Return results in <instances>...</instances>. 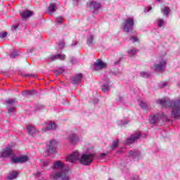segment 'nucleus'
Returning <instances> with one entry per match:
<instances>
[{"instance_id": "c756f323", "label": "nucleus", "mask_w": 180, "mask_h": 180, "mask_svg": "<svg viewBox=\"0 0 180 180\" xmlns=\"http://www.w3.org/2000/svg\"><path fill=\"white\" fill-rule=\"evenodd\" d=\"M18 176V172H13L11 174L8 176V179H15Z\"/></svg>"}, {"instance_id": "f8f14e48", "label": "nucleus", "mask_w": 180, "mask_h": 180, "mask_svg": "<svg viewBox=\"0 0 180 180\" xmlns=\"http://www.w3.org/2000/svg\"><path fill=\"white\" fill-rule=\"evenodd\" d=\"M28 160H29V158L26 155H22L18 158H13V161L15 164H23V162H27Z\"/></svg>"}, {"instance_id": "cd10ccee", "label": "nucleus", "mask_w": 180, "mask_h": 180, "mask_svg": "<svg viewBox=\"0 0 180 180\" xmlns=\"http://www.w3.org/2000/svg\"><path fill=\"white\" fill-rule=\"evenodd\" d=\"M21 77H22V78H26L27 77H31L32 78H37V75L21 74Z\"/></svg>"}, {"instance_id": "423d86ee", "label": "nucleus", "mask_w": 180, "mask_h": 180, "mask_svg": "<svg viewBox=\"0 0 180 180\" xmlns=\"http://www.w3.org/2000/svg\"><path fill=\"white\" fill-rule=\"evenodd\" d=\"M134 26V20L131 18H128L124 20L122 23V29L126 33H129L133 30Z\"/></svg>"}, {"instance_id": "c03bdc74", "label": "nucleus", "mask_w": 180, "mask_h": 180, "mask_svg": "<svg viewBox=\"0 0 180 180\" xmlns=\"http://www.w3.org/2000/svg\"><path fill=\"white\" fill-rule=\"evenodd\" d=\"M34 94H36V90H29L28 91V95H30V96L34 95Z\"/></svg>"}, {"instance_id": "393cba45", "label": "nucleus", "mask_w": 180, "mask_h": 180, "mask_svg": "<svg viewBox=\"0 0 180 180\" xmlns=\"http://www.w3.org/2000/svg\"><path fill=\"white\" fill-rule=\"evenodd\" d=\"M118 126H125V124H129V120L126 119L120 120L117 121Z\"/></svg>"}, {"instance_id": "9d476101", "label": "nucleus", "mask_w": 180, "mask_h": 180, "mask_svg": "<svg viewBox=\"0 0 180 180\" xmlns=\"http://www.w3.org/2000/svg\"><path fill=\"white\" fill-rule=\"evenodd\" d=\"M68 140L70 144H77L79 141V137L76 134L72 133L68 135Z\"/></svg>"}, {"instance_id": "5701e85b", "label": "nucleus", "mask_w": 180, "mask_h": 180, "mask_svg": "<svg viewBox=\"0 0 180 180\" xmlns=\"http://www.w3.org/2000/svg\"><path fill=\"white\" fill-rule=\"evenodd\" d=\"M94 43L95 41L94 40V35H89L87 37L86 44L88 46H92Z\"/></svg>"}, {"instance_id": "8fccbe9b", "label": "nucleus", "mask_w": 180, "mask_h": 180, "mask_svg": "<svg viewBox=\"0 0 180 180\" xmlns=\"http://www.w3.org/2000/svg\"><path fill=\"white\" fill-rule=\"evenodd\" d=\"M39 109H43V105H39L37 106L36 110H39Z\"/></svg>"}, {"instance_id": "bb28decb", "label": "nucleus", "mask_w": 180, "mask_h": 180, "mask_svg": "<svg viewBox=\"0 0 180 180\" xmlns=\"http://www.w3.org/2000/svg\"><path fill=\"white\" fill-rule=\"evenodd\" d=\"M137 53V51L135 49H131L128 50V54L129 57H133Z\"/></svg>"}, {"instance_id": "37998d69", "label": "nucleus", "mask_w": 180, "mask_h": 180, "mask_svg": "<svg viewBox=\"0 0 180 180\" xmlns=\"http://www.w3.org/2000/svg\"><path fill=\"white\" fill-rule=\"evenodd\" d=\"M48 165H50V160H46L43 162V167H48Z\"/></svg>"}, {"instance_id": "09e8293b", "label": "nucleus", "mask_w": 180, "mask_h": 180, "mask_svg": "<svg viewBox=\"0 0 180 180\" xmlns=\"http://www.w3.org/2000/svg\"><path fill=\"white\" fill-rule=\"evenodd\" d=\"M123 99H124V98L123 96H118V101L119 102H123Z\"/></svg>"}, {"instance_id": "0eeeda50", "label": "nucleus", "mask_w": 180, "mask_h": 180, "mask_svg": "<svg viewBox=\"0 0 180 180\" xmlns=\"http://www.w3.org/2000/svg\"><path fill=\"white\" fill-rule=\"evenodd\" d=\"M13 155V147L12 146H7L5 149L0 152V158H5Z\"/></svg>"}, {"instance_id": "c85d7f7f", "label": "nucleus", "mask_w": 180, "mask_h": 180, "mask_svg": "<svg viewBox=\"0 0 180 180\" xmlns=\"http://www.w3.org/2000/svg\"><path fill=\"white\" fill-rule=\"evenodd\" d=\"M140 76L142 78H148V77H150V72H141Z\"/></svg>"}, {"instance_id": "a18cd8bd", "label": "nucleus", "mask_w": 180, "mask_h": 180, "mask_svg": "<svg viewBox=\"0 0 180 180\" xmlns=\"http://www.w3.org/2000/svg\"><path fill=\"white\" fill-rule=\"evenodd\" d=\"M121 61H122V58H120L117 60H116L114 63L115 65H119V64H120Z\"/></svg>"}, {"instance_id": "9b49d317", "label": "nucleus", "mask_w": 180, "mask_h": 180, "mask_svg": "<svg viewBox=\"0 0 180 180\" xmlns=\"http://www.w3.org/2000/svg\"><path fill=\"white\" fill-rule=\"evenodd\" d=\"M141 136V134L139 131L132 134L128 139H127L125 142L126 144H133L135 140H139V139H140Z\"/></svg>"}, {"instance_id": "e433bc0d", "label": "nucleus", "mask_w": 180, "mask_h": 180, "mask_svg": "<svg viewBox=\"0 0 180 180\" xmlns=\"http://www.w3.org/2000/svg\"><path fill=\"white\" fill-rule=\"evenodd\" d=\"M51 61H56V60H58V54L53 55L49 57Z\"/></svg>"}, {"instance_id": "473e14b6", "label": "nucleus", "mask_w": 180, "mask_h": 180, "mask_svg": "<svg viewBox=\"0 0 180 180\" xmlns=\"http://www.w3.org/2000/svg\"><path fill=\"white\" fill-rule=\"evenodd\" d=\"M63 72H64V69H63V68L58 69L55 71V74H56V77L58 75H61V74H63Z\"/></svg>"}, {"instance_id": "ddd939ff", "label": "nucleus", "mask_w": 180, "mask_h": 180, "mask_svg": "<svg viewBox=\"0 0 180 180\" xmlns=\"http://www.w3.org/2000/svg\"><path fill=\"white\" fill-rule=\"evenodd\" d=\"M110 89V80L108 78L105 79V82L101 86V90L103 92L106 93L109 92Z\"/></svg>"}, {"instance_id": "a878e982", "label": "nucleus", "mask_w": 180, "mask_h": 180, "mask_svg": "<svg viewBox=\"0 0 180 180\" xmlns=\"http://www.w3.org/2000/svg\"><path fill=\"white\" fill-rule=\"evenodd\" d=\"M119 144V139L114 141L110 146V150H113L115 148H117V145Z\"/></svg>"}, {"instance_id": "4c0bfd02", "label": "nucleus", "mask_w": 180, "mask_h": 180, "mask_svg": "<svg viewBox=\"0 0 180 180\" xmlns=\"http://www.w3.org/2000/svg\"><path fill=\"white\" fill-rule=\"evenodd\" d=\"M58 60H65V54H58Z\"/></svg>"}, {"instance_id": "5fc2aeb1", "label": "nucleus", "mask_w": 180, "mask_h": 180, "mask_svg": "<svg viewBox=\"0 0 180 180\" xmlns=\"http://www.w3.org/2000/svg\"><path fill=\"white\" fill-rule=\"evenodd\" d=\"M156 2H162V0H156Z\"/></svg>"}, {"instance_id": "864d4df0", "label": "nucleus", "mask_w": 180, "mask_h": 180, "mask_svg": "<svg viewBox=\"0 0 180 180\" xmlns=\"http://www.w3.org/2000/svg\"><path fill=\"white\" fill-rule=\"evenodd\" d=\"M167 82H164L161 84V88H164L165 86H167Z\"/></svg>"}, {"instance_id": "39448f33", "label": "nucleus", "mask_w": 180, "mask_h": 180, "mask_svg": "<svg viewBox=\"0 0 180 180\" xmlns=\"http://www.w3.org/2000/svg\"><path fill=\"white\" fill-rule=\"evenodd\" d=\"M160 119H165L166 122H169V118L168 116L164 115V112H160L157 114L153 115L150 116L149 122L151 123V124H155Z\"/></svg>"}, {"instance_id": "412c9836", "label": "nucleus", "mask_w": 180, "mask_h": 180, "mask_svg": "<svg viewBox=\"0 0 180 180\" xmlns=\"http://www.w3.org/2000/svg\"><path fill=\"white\" fill-rule=\"evenodd\" d=\"M156 22L157 25L160 28H164L165 27V23L167 22V21L162 18H158Z\"/></svg>"}, {"instance_id": "ea45409f", "label": "nucleus", "mask_w": 180, "mask_h": 180, "mask_svg": "<svg viewBox=\"0 0 180 180\" xmlns=\"http://www.w3.org/2000/svg\"><path fill=\"white\" fill-rule=\"evenodd\" d=\"M70 62L71 63V64H77V63H78L77 59L75 58H74V57H72L70 58Z\"/></svg>"}, {"instance_id": "a211bd4d", "label": "nucleus", "mask_w": 180, "mask_h": 180, "mask_svg": "<svg viewBox=\"0 0 180 180\" xmlns=\"http://www.w3.org/2000/svg\"><path fill=\"white\" fill-rule=\"evenodd\" d=\"M169 12H171V9L169 7L164 6L161 8V13H162L163 16H165L166 19H168Z\"/></svg>"}, {"instance_id": "79ce46f5", "label": "nucleus", "mask_w": 180, "mask_h": 180, "mask_svg": "<svg viewBox=\"0 0 180 180\" xmlns=\"http://www.w3.org/2000/svg\"><path fill=\"white\" fill-rule=\"evenodd\" d=\"M129 40L132 41V43H136V41H139V39H137V37L134 36L131 37Z\"/></svg>"}, {"instance_id": "49530a36", "label": "nucleus", "mask_w": 180, "mask_h": 180, "mask_svg": "<svg viewBox=\"0 0 180 180\" xmlns=\"http://www.w3.org/2000/svg\"><path fill=\"white\" fill-rule=\"evenodd\" d=\"M121 167L123 168H127L129 167V163L122 162L121 163Z\"/></svg>"}, {"instance_id": "de8ad7c7", "label": "nucleus", "mask_w": 180, "mask_h": 180, "mask_svg": "<svg viewBox=\"0 0 180 180\" xmlns=\"http://www.w3.org/2000/svg\"><path fill=\"white\" fill-rule=\"evenodd\" d=\"M23 96H29V90H25L22 92Z\"/></svg>"}, {"instance_id": "6e6d98bb", "label": "nucleus", "mask_w": 180, "mask_h": 180, "mask_svg": "<svg viewBox=\"0 0 180 180\" xmlns=\"http://www.w3.org/2000/svg\"><path fill=\"white\" fill-rule=\"evenodd\" d=\"M72 46H77V44H72Z\"/></svg>"}, {"instance_id": "a19ab883", "label": "nucleus", "mask_w": 180, "mask_h": 180, "mask_svg": "<svg viewBox=\"0 0 180 180\" xmlns=\"http://www.w3.org/2000/svg\"><path fill=\"white\" fill-rule=\"evenodd\" d=\"M8 115H13V113H15V108H11L8 109Z\"/></svg>"}, {"instance_id": "c9c22d12", "label": "nucleus", "mask_w": 180, "mask_h": 180, "mask_svg": "<svg viewBox=\"0 0 180 180\" xmlns=\"http://www.w3.org/2000/svg\"><path fill=\"white\" fill-rule=\"evenodd\" d=\"M6 102L8 105H13L16 102V99H7Z\"/></svg>"}, {"instance_id": "3c124183", "label": "nucleus", "mask_w": 180, "mask_h": 180, "mask_svg": "<svg viewBox=\"0 0 180 180\" xmlns=\"http://www.w3.org/2000/svg\"><path fill=\"white\" fill-rule=\"evenodd\" d=\"M150 11H151V7H148V8H145L144 12H150Z\"/></svg>"}, {"instance_id": "2eb2a0df", "label": "nucleus", "mask_w": 180, "mask_h": 180, "mask_svg": "<svg viewBox=\"0 0 180 180\" xmlns=\"http://www.w3.org/2000/svg\"><path fill=\"white\" fill-rule=\"evenodd\" d=\"M129 157L135 160H139L141 157V153L139 150H131L129 151Z\"/></svg>"}, {"instance_id": "2f4dec72", "label": "nucleus", "mask_w": 180, "mask_h": 180, "mask_svg": "<svg viewBox=\"0 0 180 180\" xmlns=\"http://www.w3.org/2000/svg\"><path fill=\"white\" fill-rule=\"evenodd\" d=\"M56 23H58V25H61V23L64 22V18L63 17H57L56 19Z\"/></svg>"}, {"instance_id": "f03ea898", "label": "nucleus", "mask_w": 180, "mask_h": 180, "mask_svg": "<svg viewBox=\"0 0 180 180\" xmlns=\"http://www.w3.org/2000/svg\"><path fill=\"white\" fill-rule=\"evenodd\" d=\"M53 171L51 172L50 178L53 180H70V167L65 166L64 163L60 160L53 163L52 167Z\"/></svg>"}, {"instance_id": "f3484780", "label": "nucleus", "mask_w": 180, "mask_h": 180, "mask_svg": "<svg viewBox=\"0 0 180 180\" xmlns=\"http://www.w3.org/2000/svg\"><path fill=\"white\" fill-rule=\"evenodd\" d=\"M82 74L79 73L76 75H75L73 77H72V82L74 85H76V84H79L81 82V79H82Z\"/></svg>"}, {"instance_id": "4be33fe9", "label": "nucleus", "mask_w": 180, "mask_h": 180, "mask_svg": "<svg viewBox=\"0 0 180 180\" xmlns=\"http://www.w3.org/2000/svg\"><path fill=\"white\" fill-rule=\"evenodd\" d=\"M56 10L57 8L56 7V4L52 3L49 4V7L48 8L49 13H54V12H56Z\"/></svg>"}, {"instance_id": "4468645a", "label": "nucleus", "mask_w": 180, "mask_h": 180, "mask_svg": "<svg viewBox=\"0 0 180 180\" xmlns=\"http://www.w3.org/2000/svg\"><path fill=\"white\" fill-rule=\"evenodd\" d=\"M57 129V124H56V122H49L46 124V128L42 129L43 131H46V130L51 131V130H56Z\"/></svg>"}, {"instance_id": "20e7f679", "label": "nucleus", "mask_w": 180, "mask_h": 180, "mask_svg": "<svg viewBox=\"0 0 180 180\" xmlns=\"http://www.w3.org/2000/svg\"><path fill=\"white\" fill-rule=\"evenodd\" d=\"M87 7L93 15H98L101 8H102V4L95 0H89L87 3Z\"/></svg>"}, {"instance_id": "7c9ffc66", "label": "nucleus", "mask_w": 180, "mask_h": 180, "mask_svg": "<svg viewBox=\"0 0 180 180\" xmlns=\"http://www.w3.org/2000/svg\"><path fill=\"white\" fill-rule=\"evenodd\" d=\"M108 155V153H101L99 156L96 155L95 158H97L98 160H104V158H106V156Z\"/></svg>"}, {"instance_id": "4d7b16f0", "label": "nucleus", "mask_w": 180, "mask_h": 180, "mask_svg": "<svg viewBox=\"0 0 180 180\" xmlns=\"http://www.w3.org/2000/svg\"><path fill=\"white\" fill-rule=\"evenodd\" d=\"M75 2H78L79 0H73Z\"/></svg>"}, {"instance_id": "58836bf2", "label": "nucleus", "mask_w": 180, "mask_h": 180, "mask_svg": "<svg viewBox=\"0 0 180 180\" xmlns=\"http://www.w3.org/2000/svg\"><path fill=\"white\" fill-rule=\"evenodd\" d=\"M8 36V32H1L0 33V39H5Z\"/></svg>"}, {"instance_id": "6e6552de", "label": "nucleus", "mask_w": 180, "mask_h": 180, "mask_svg": "<svg viewBox=\"0 0 180 180\" xmlns=\"http://www.w3.org/2000/svg\"><path fill=\"white\" fill-rule=\"evenodd\" d=\"M57 148V141L51 140L46 146V150L49 154H54Z\"/></svg>"}, {"instance_id": "f704fd0d", "label": "nucleus", "mask_w": 180, "mask_h": 180, "mask_svg": "<svg viewBox=\"0 0 180 180\" xmlns=\"http://www.w3.org/2000/svg\"><path fill=\"white\" fill-rule=\"evenodd\" d=\"M65 46V42H64V41H60L59 44H58V47L59 49L61 50L62 49H64V47Z\"/></svg>"}, {"instance_id": "7ed1b4c3", "label": "nucleus", "mask_w": 180, "mask_h": 180, "mask_svg": "<svg viewBox=\"0 0 180 180\" xmlns=\"http://www.w3.org/2000/svg\"><path fill=\"white\" fill-rule=\"evenodd\" d=\"M156 103L163 108H172V115L174 119L180 117V97L176 99L171 100L168 98L157 100Z\"/></svg>"}, {"instance_id": "1a4fd4ad", "label": "nucleus", "mask_w": 180, "mask_h": 180, "mask_svg": "<svg viewBox=\"0 0 180 180\" xmlns=\"http://www.w3.org/2000/svg\"><path fill=\"white\" fill-rule=\"evenodd\" d=\"M167 65V60H162L158 64L154 65L155 71L162 72L165 71V66Z\"/></svg>"}, {"instance_id": "f257e3e1", "label": "nucleus", "mask_w": 180, "mask_h": 180, "mask_svg": "<svg viewBox=\"0 0 180 180\" xmlns=\"http://www.w3.org/2000/svg\"><path fill=\"white\" fill-rule=\"evenodd\" d=\"M94 158H96V153H95V151L94 150L91 152L87 151L81 156L79 155V151H75L66 158V160L67 162H70L71 164L79 160V162L82 164V165L89 167L92 162H94Z\"/></svg>"}, {"instance_id": "aec40b11", "label": "nucleus", "mask_w": 180, "mask_h": 180, "mask_svg": "<svg viewBox=\"0 0 180 180\" xmlns=\"http://www.w3.org/2000/svg\"><path fill=\"white\" fill-rule=\"evenodd\" d=\"M27 130L31 136H33L34 133H37V129H36V128L32 125H27Z\"/></svg>"}, {"instance_id": "72a5a7b5", "label": "nucleus", "mask_w": 180, "mask_h": 180, "mask_svg": "<svg viewBox=\"0 0 180 180\" xmlns=\"http://www.w3.org/2000/svg\"><path fill=\"white\" fill-rule=\"evenodd\" d=\"M19 56V52L15 51L12 52L10 55L11 58H15V57H18Z\"/></svg>"}, {"instance_id": "b1692460", "label": "nucleus", "mask_w": 180, "mask_h": 180, "mask_svg": "<svg viewBox=\"0 0 180 180\" xmlns=\"http://www.w3.org/2000/svg\"><path fill=\"white\" fill-rule=\"evenodd\" d=\"M139 106L143 109V110H148V105H147V103H144L142 101H139Z\"/></svg>"}, {"instance_id": "dca6fc26", "label": "nucleus", "mask_w": 180, "mask_h": 180, "mask_svg": "<svg viewBox=\"0 0 180 180\" xmlns=\"http://www.w3.org/2000/svg\"><path fill=\"white\" fill-rule=\"evenodd\" d=\"M106 67V63H103V61L101 60V59L97 60L96 63H94V70H102V68H105Z\"/></svg>"}, {"instance_id": "603ef678", "label": "nucleus", "mask_w": 180, "mask_h": 180, "mask_svg": "<svg viewBox=\"0 0 180 180\" xmlns=\"http://www.w3.org/2000/svg\"><path fill=\"white\" fill-rule=\"evenodd\" d=\"M18 29V25H14L11 27V30H16Z\"/></svg>"}, {"instance_id": "6ab92c4d", "label": "nucleus", "mask_w": 180, "mask_h": 180, "mask_svg": "<svg viewBox=\"0 0 180 180\" xmlns=\"http://www.w3.org/2000/svg\"><path fill=\"white\" fill-rule=\"evenodd\" d=\"M33 15V13L29 10H25L21 13V17L22 19H27V18H30Z\"/></svg>"}]
</instances>
